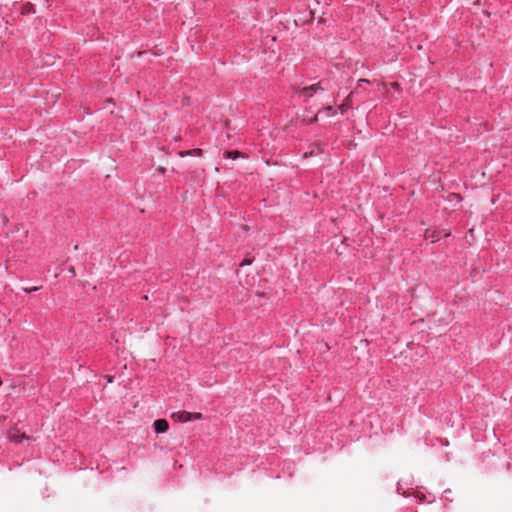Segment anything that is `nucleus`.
I'll use <instances>...</instances> for the list:
<instances>
[{
    "mask_svg": "<svg viewBox=\"0 0 512 512\" xmlns=\"http://www.w3.org/2000/svg\"><path fill=\"white\" fill-rule=\"evenodd\" d=\"M328 81L321 80L318 83L312 84L306 87H299L295 90V95L302 99L304 102H307L309 98L317 95L320 92L326 91Z\"/></svg>",
    "mask_w": 512,
    "mask_h": 512,
    "instance_id": "f257e3e1",
    "label": "nucleus"
},
{
    "mask_svg": "<svg viewBox=\"0 0 512 512\" xmlns=\"http://www.w3.org/2000/svg\"><path fill=\"white\" fill-rule=\"evenodd\" d=\"M171 417L178 422L186 423L193 420H198L202 418L201 413H191L187 411H178L172 413Z\"/></svg>",
    "mask_w": 512,
    "mask_h": 512,
    "instance_id": "f03ea898",
    "label": "nucleus"
},
{
    "mask_svg": "<svg viewBox=\"0 0 512 512\" xmlns=\"http://www.w3.org/2000/svg\"><path fill=\"white\" fill-rule=\"evenodd\" d=\"M450 231L441 229V230H432V229H426L425 231V239L430 240L432 243L439 241L442 237H449Z\"/></svg>",
    "mask_w": 512,
    "mask_h": 512,
    "instance_id": "7ed1b4c3",
    "label": "nucleus"
},
{
    "mask_svg": "<svg viewBox=\"0 0 512 512\" xmlns=\"http://www.w3.org/2000/svg\"><path fill=\"white\" fill-rule=\"evenodd\" d=\"M169 428V424L166 419H157L154 421V430L156 434L165 433Z\"/></svg>",
    "mask_w": 512,
    "mask_h": 512,
    "instance_id": "20e7f679",
    "label": "nucleus"
},
{
    "mask_svg": "<svg viewBox=\"0 0 512 512\" xmlns=\"http://www.w3.org/2000/svg\"><path fill=\"white\" fill-rule=\"evenodd\" d=\"M414 498L419 503H424V502L432 503L435 500L434 496L429 495V497H427L426 495H424V494H422L420 492H415L414 493Z\"/></svg>",
    "mask_w": 512,
    "mask_h": 512,
    "instance_id": "39448f33",
    "label": "nucleus"
},
{
    "mask_svg": "<svg viewBox=\"0 0 512 512\" xmlns=\"http://www.w3.org/2000/svg\"><path fill=\"white\" fill-rule=\"evenodd\" d=\"M319 111H322V115H325L326 117L334 116L337 113V110L331 104L323 107Z\"/></svg>",
    "mask_w": 512,
    "mask_h": 512,
    "instance_id": "423d86ee",
    "label": "nucleus"
},
{
    "mask_svg": "<svg viewBox=\"0 0 512 512\" xmlns=\"http://www.w3.org/2000/svg\"><path fill=\"white\" fill-rule=\"evenodd\" d=\"M8 439L10 442L20 443L23 439H27V437L25 434L10 433Z\"/></svg>",
    "mask_w": 512,
    "mask_h": 512,
    "instance_id": "0eeeda50",
    "label": "nucleus"
},
{
    "mask_svg": "<svg viewBox=\"0 0 512 512\" xmlns=\"http://www.w3.org/2000/svg\"><path fill=\"white\" fill-rule=\"evenodd\" d=\"M240 156V153L238 151H225L224 157L229 158L232 160L237 159Z\"/></svg>",
    "mask_w": 512,
    "mask_h": 512,
    "instance_id": "6e6552de",
    "label": "nucleus"
},
{
    "mask_svg": "<svg viewBox=\"0 0 512 512\" xmlns=\"http://www.w3.org/2000/svg\"><path fill=\"white\" fill-rule=\"evenodd\" d=\"M320 116H322V111L317 112V114L311 119V123L318 121Z\"/></svg>",
    "mask_w": 512,
    "mask_h": 512,
    "instance_id": "1a4fd4ad",
    "label": "nucleus"
},
{
    "mask_svg": "<svg viewBox=\"0 0 512 512\" xmlns=\"http://www.w3.org/2000/svg\"><path fill=\"white\" fill-rule=\"evenodd\" d=\"M252 263L251 260L249 259H244L241 263H240V266H246V265H250Z\"/></svg>",
    "mask_w": 512,
    "mask_h": 512,
    "instance_id": "9d476101",
    "label": "nucleus"
},
{
    "mask_svg": "<svg viewBox=\"0 0 512 512\" xmlns=\"http://www.w3.org/2000/svg\"><path fill=\"white\" fill-rule=\"evenodd\" d=\"M39 290V287H32V288H25L24 291L26 293H30V292H33V291H37Z\"/></svg>",
    "mask_w": 512,
    "mask_h": 512,
    "instance_id": "9b49d317",
    "label": "nucleus"
},
{
    "mask_svg": "<svg viewBox=\"0 0 512 512\" xmlns=\"http://www.w3.org/2000/svg\"><path fill=\"white\" fill-rule=\"evenodd\" d=\"M449 497H450V494H446V495H444V498H445L447 501L452 502V500H451Z\"/></svg>",
    "mask_w": 512,
    "mask_h": 512,
    "instance_id": "f8f14e48",
    "label": "nucleus"
},
{
    "mask_svg": "<svg viewBox=\"0 0 512 512\" xmlns=\"http://www.w3.org/2000/svg\"><path fill=\"white\" fill-rule=\"evenodd\" d=\"M444 495L446 494H451V490L450 489H446L444 492H443Z\"/></svg>",
    "mask_w": 512,
    "mask_h": 512,
    "instance_id": "ddd939ff",
    "label": "nucleus"
},
{
    "mask_svg": "<svg viewBox=\"0 0 512 512\" xmlns=\"http://www.w3.org/2000/svg\"><path fill=\"white\" fill-rule=\"evenodd\" d=\"M340 111H341V113H344V111H345L344 105L340 106Z\"/></svg>",
    "mask_w": 512,
    "mask_h": 512,
    "instance_id": "4468645a",
    "label": "nucleus"
},
{
    "mask_svg": "<svg viewBox=\"0 0 512 512\" xmlns=\"http://www.w3.org/2000/svg\"><path fill=\"white\" fill-rule=\"evenodd\" d=\"M113 337L115 338V342H116V343H119V338H118V337H115V336H113Z\"/></svg>",
    "mask_w": 512,
    "mask_h": 512,
    "instance_id": "2eb2a0df",
    "label": "nucleus"
},
{
    "mask_svg": "<svg viewBox=\"0 0 512 512\" xmlns=\"http://www.w3.org/2000/svg\"><path fill=\"white\" fill-rule=\"evenodd\" d=\"M120 347H116V352L119 353Z\"/></svg>",
    "mask_w": 512,
    "mask_h": 512,
    "instance_id": "dca6fc26",
    "label": "nucleus"
}]
</instances>
